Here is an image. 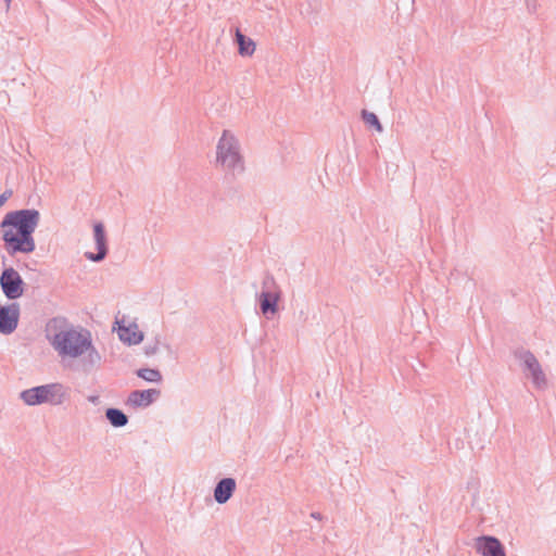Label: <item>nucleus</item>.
<instances>
[{"label": "nucleus", "mask_w": 556, "mask_h": 556, "mask_svg": "<svg viewBox=\"0 0 556 556\" xmlns=\"http://www.w3.org/2000/svg\"><path fill=\"white\" fill-rule=\"evenodd\" d=\"M5 2L7 10L10 9L12 0H3Z\"/></svg>", "instance_id": "20"}, {"label": "nucleus", "mask_w": 556, "mask_h": 556, "mask_svg": "<svg viewBox=\"0 0 556 556\" xmlns=\"http://www.w3.org/2000/svg\"><path fill=\"white\" fill-rule=\"evenodd\" d=\"M105 416L110 424L115 428H121L127 425V416L118 408H109Z\"/></svg>", "instance_id": "15"}, {"label": "nucleus", "mask_w": 556, "mask_h": 556, "mask_svg": "<svg viewBox=\"0 0 556 556\" xmlns=\"http://www.w3.org/2000/svg\"><path fill=\"white\" fill-rule=\"evenodd\" d=\"M476 548L482 556H505L500 541L493 536L478 538L476 540Z\"/></svg>", "instance_id": "12"}, {"label": "nucleus", "mask_w": 556, "mask_h": 556, "mask_svg": "<svg viewBox=\"0 0 556 556\" xmlns=\"http://www.w3.org/2000/svg\"><path fill=\"white\" fill-rule=\"evenodd\" d=\"M93 237L97 247V253L94 254L87 252L85 256L87 257V260L91 262H100L105 257L108 253L106 238L102 223H96L93 225Z\"/></svg>", "instance_id": "11"}, {"label": "nucleus", "mask_w": 556, "mask_h": 556, "mask_svg": "<svg viewBox=\"0 0 556 556\" xmlns=\"http://www.w3.org/2000/svg\"><path fill=\"white\" fill-rule=\"evenodd\" d=\"M12 192L10 190H5L0 195V207L8 201V199L11 197Z\"/></svg>", "instance_id": "18"}, {"label": "nucleus", "mask_w": 556, "mask_h": 556, "mask_svg": "<svg viewBox=\"0 0 556 556\" xmlns=\"http://www.w3.org/2000/svg\"><path fill=\"white\" fill-rule=\"evenodd\" d=\"M20 319L17 304L0 306V333L8 336L15 331Z\"/></svg>", "instance_id": "9"}, {"label": "nucleus", "mask_w": 556, "mask_h": 556, "mask_svg": "<svg viewBox=\"0 0 556 556\" xmlns=\"http://www.w3.org/2000/svg\"><path fill=\"white\" fill-rule=\"evenodd\" d=\"M260 309L266 319L274 318L279 312V302L282 299L281 287L273 277L266 278L262 283V291L257 295Z\"/></svg>", "instance_id": "6"}, {"label": "nucleus", "mask_w": 556, "mask_h": 556, "mask_svg": "<svg viewBox=\"0 0 556 556\" xmlns=\"http://www.w3.org/2000/svg\"><path fill=\"white\" fill-rule=\"evenodd\" d=\"M0 287L9 300L20 299L24 293V281L13 267L5 268L0 276Z\"/></svg>", "instance_id": "8"}, {"label": "nucleus", "mask_w": 556, "mask_h": 556, "mask_svg": "<svg viewBox=\"0 0 556 556\" xmlns=\"http://www.w3.org/2000/svg\"><path fill=\"white\" fill-rule=\"evenodd\" d=\"M236 41L238 43V53L241 58H251L256 51L255 41L241 33L239 28L235 33Z\"/></svg>", "instance_id": "14"}, {"label": "nucleus", "mask_w": 556, "mask_h": 556, "mask_svg": "<svg viewBox=\"0 0 556 556\" xmlns=\"http://www.w3.org/2000/svg\"><path fill=\"white\" fill-rule=\"evenodd\" d=\"M47 339L63 363L78 362L83 369L98 368L102 363L92 333L84 327L54 320Z\"/></svg>", "instance_id": "1"}, {"label": "nucleus", "mask_w": 556, "mask_h": 556, "mask_svg": "<svg viewBox=\"0 0 556 556\" xmlns=\"http://www.w3.org/2000/svg\"><path fill=\"white\" fill-rule=\"evenodd\" d=\"M214 165L226 174L245 172V159L239 135L232 128L220 130L214 147Z\"/></svg>", "instance_id": "3"}, {"label": "nucleus", "mask_w": 556, "mask_h": 556, "mask_svg": "<svg viewBox=\"0 0 556 556\" xmlns=\"http://www.w3.org/2000/svg\"><path fill=\"white\" fill-rule=\"evenodd\" d=\"M518 364L526 380L536 390L548 388V378L538 357L530 351H523L518 356Z\"/></svg>", "instance_id": "5"}, {"label": "nucleus", "mask_w": 556, "mask_h": 556, "mask_svg": "<svg viewBox=\"0 0 556 556\" xmlns=\"http://www.w3.org/2000/svg\"><path fill=\"white\" fill-rule=\"evenodd\" d=\"M137 376L149 383H161L162 381L160 370L154 368H140L137 370Z\"/></svg>", "instance_id": "16"}, {"label": "nucleus", "mask_w": 556, "mask_h": 556, "mask_svg": "<svg viewBox=\"0 0 556 556\" xmlns=\"http://www.w3.org/2000/svg\"><path fill=\"white\" fill-rule=\"evenodd\" d=\"M236 485V480L231 477L219 480L213 492L215 502L218 505L226 504L231 498Z\"/></svg>", "instance_id": "13"}, {"label": "nucleus", "mask_w": 556, "mask_h": 556, "mask_svg": "<svg viewBox=\"0 0 556 556\" xmlns=\"http://www.w3.org/2000/svg\"><path fill=\"white\" fill-rule=\"evenodd\" d=\"M160 395L157 389L132 391L127 397L126 404L135 409L150 406Z\"/></svg>", "instance_id": "10"}, {"label": "nucleus", "mask_w": 556, "mask_h": 556, "mask_svg": "<svg viewBox=\"0 0 556 556\" xmlns=\"http://www.w3.org/2000/svg\"><path fill=\"white\" fill-rule=\"evenodd\" d=\"M156 352V348H148L147 349V354H154Z\"/></svg>", "instance_id": "19"}, {"label": "nucleus", "mask_w": 556, "mask_h": 556, "mask_svg": "<svg viewBox=\"0 0 556 556\" xmlns=\"http://www.w3.org/2000/svg\"><path fill=\"white\" fill-rule=\"evenodd\" d=\"M362 118L368 127L374 128L379 134L382 132L383 128L375 113L363 111Z\"/></svg>", "instance_id": "17"}, {"label": "nucleus", "mask_w": 556, "mask_h": 556, "mask_svg": "<svg viewBox=\"0 0 556 556\" xmlns=\"http://www.w3.org/2000/svg\"><path fill=\"white\" fill-rule=\"evenodd\" d=\"M20 397L27 406L42 404L59 406L64 403L66 392L62 383L52 382L26 389L21 392Z\"/></svg>", "instance_id": "4"}, {"label": "nucleus", "mask_w": 556, "mask_h": 556, "mask_svg": "<svg viewBox=\"0 0 556 556\" xmlns=\"http://www.w3.org/2000/svg\"><path fill=\"white\" fill-rule=\"evenodd\" d=\"M40 223L36 208H23L7 213L0 223L1 238L10 255L31 254L36 250L34 233Z\"/></svg>", "instance_id": "2"}, {"label": "nucleus", "mask_w": 556, "mask_h": 556, "mask_svg": "<svg viewBox=\"0 0 556 556\" xmlns=\"http://www.w3.org/2000/svg\"><path fill=\"white\" fill-rule=\"evenodd\" d=\"M113 331H115L118 339L127 345H138L144 338V333L139 329L138 324L134 319L125 316L121 319H116Z\"/></svg>", "instance_id": "7"}]
</instances>
